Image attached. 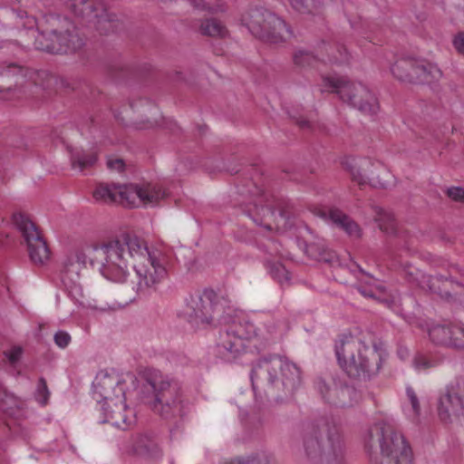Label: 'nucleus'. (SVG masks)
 <instances>
[{"label": "nucleus", "mask_w": 464, "mask_h": 464, "mask_svg": "<svg viewBox=\"0 0 464 464\" xmlns=\"http://www.w3.org/2000/svg\"><path fill=\"white\" fill-rule=\"evenodd\" d=\"M257 336L256 326L248 320L234 323L219 332L216 343V355L227 362H234L245 350L246 340Z\"/></svg>", "instance_id": "9"}, {"label": "nucleus", "mask_w": 464, "mask_h": 464, "mask_svg": "<svg viewBox=\"0 0 464 464\" xmlns=\"http://www.w3.org/2000/svg\"><path fill=\"white\" fill-rule=\"evenodd\" d=\"M292 7L302 14H314L320 8L319 0H289Z\"/></svg>", "instance_id": "33"}, {"label": "nucleus", "mask_w": 464, "mask_h": 464, "mask_svg": "<svg viewBox=\"0 0 464 464\" xmlns=\"http://www.w3.org/2000/svg\"><path fill=\"white\" fill-rule=\"evenodd\" d=\"M135 298H136V297H135V295H130L129 296V299L125 301V304H128V303L132 302L133 300H135Z\"/></svg>", "instance_id": "55"}, {"label": "nucleus", "mask_w": 464, "mask_h": 464, "mask_svg": "<svg viewBox=\"0 0 464 464\" xmlns=\"http://www.w3.org/2000/svg\"><path fill=\"white\" fill-rule=\"evenodd\" d=\"M319 215L324 220H330L338 229L344 230V232H359L357 223L340 209L320 210Z\"/></svg>", "instance_id": "21"}, {"label": "nucleus", "mask_w": 464, "mask_h": 464, "mask_svg": "<svg viewBox=\"0 0 464 464\" xmlns=\"http://www.w3.org/2000/svg\"><path fill=\"white\" fill-rule=\"evenodd\" d=\"M360 292H361V294H362V295H364V296H368V297H372V298H373V297H374V295H373V294L372 293V291H367V290H364V289H363V290H360Z\"/></svg>", "instance_id": "53"}, {"label": "nucleus", "mask_w": 464, "mask_h": 464, "mask_svg": "<svg viewBox=\"0 0 464 464\" xmlns=\"http://www.w3.org/2000/svg\"><path fill=\"white\" fill-rule=\"evenodd\" d=\"M144 449L142 435L137 437V440L133 444V450L136 454H141Z\"/></svg>", "instance_id": "48"}, {"label": "nucleus", "mask_w": 464, "mask_h": 464, "mask_svg": "<svg viewBox=\"0 0 464 464\" xmlns=\"http://www.w3.org/2000/svg\"><path fill=\"white\" fill-rule=\"evenodd\" d=\"M343 167L350 172L352 180L358 185L362 186L367 183V178L362 174L361 168L355 160H346L343 162Z\"/></svg>", "instance_id": "34"}, {"label": "nucleus", "mask_w": 464, "mask_h": 464, "mask_svg": "<svg viewBox=\"0 0 464 464\" xmlns=\"http://www.w3.org/2000/svg\"><path fill=\"white\" fill-rule=\"evenodd\" d=\"M150 267H147V286L154 285L167 276V258L160 251L148 252Z\"/></svg>", "instance_id": "19"}, {"label": "nucleus", "mask_w": 464, "mask_h": 464, "mask_svg": "<svg viewBox=\"0 0 464 464\" xmlns=\"http://www.w3.org/2000/svg\"><path fill=\"white\" fill-rule=\"evenodd\" d=\"M268 333L273 335V334H276V331L274 329V327L272 329H270V327L268 326V329H267Z\"/></svg>", "instance_id": "56"}, {"label": "nucleus", "mask_w": 464, "mask_h": 464, "mask_svg": "<svg viewBox=\"0 0 464 464\" xmlns=\"http://www.w3.org/2000/svg\"><path fill=\"white\" fill-rule=\"evenodd\" d=\"M349 60V55L347 50L343 45L336 46V53H332L329 56V62L334 63H346Z\"/></svg>", "instance_id": "42"}, {"label": "nucleus", "mask_w": 464, "mask_h": 464, "mask_svg": "<svg viewBox=\"0 0 464 464\" xmlns=\"http://www.w3.org/2000/svg\"><path fill=\"white\" fill-rule=\"evenodd\" d=\"M223 312L220 297L214 290L206 288L186 297L179 315L193 328L201 329L214 325Z\"/></svg>", "instance_id": "6"}, {"label": "nucleus", "mask_w": 464, "mask_h": 464, "mask_svg": "<svg viewBox=\"0 0 464 464\" xmlns=\"http://www.w3.org/2000/svg\"><path fill=\"white\" fill-rule=\"evenodd\" d=\"M84 44L83 38L76 28L58 33L56 30L41 32L35 37L36 49L50 53H67L80 50Z\"/></svg>", "instance_id": "12"}, {"label": "nucleus", "mask_w": 464, "mask_h": 464, "mask_svg": "<svg viewBox=\"0 0 464 464\" xmlns=\"http://www.w3.org/2000/svg\"><path fill=\"white\" fill-rule=\"evenodd\" d=\"M71 342V335L63 330L58 331L54 334V343L60 348H65Z\"/></svg>", "instance_id": "43"}, {"label": "nucleus", "mask_w": 464, "mask_h": 464, "mask_svg": "<svg viewBox=\"0 0 464 464\" xmlns=\"http://www.w3.org/2000/svg\"><path fill=\"white\" fill-rule=\"evenodd\" d=\"M162 456L161 450L158 446V444L154 442L147 443V459H150L154 461L159 460Z\"/></svg>", "instance_id": "44"}, {"label": "nucleus", "mask_w": 464, "mask_h": 464, "mask_svg": "<svg viewBox=\"0 0 464 464\" xmlns=\"http://www.w3.org/2000/svg\"><path fill=\"white\" fill-rule=\"evenodd\" d=\"M323 82L329 92L336 93L343 102L356 108L362 113L375 115L378 112L377 98L362 83L336 76L324 77Z\"/></svg>", "instance_id": "8"}, {"label": "nucleus", "mask_w": 464, "mask_h": 464, "mask_svg": "<svg viewBox=\"0 0 464 464\" xmlns=\"http://www.w3.org/2000/svg\"><path fill=\"white\" fill-rule=\"evenodd\" d=\"M118 184H100L94 189L92 196L98 202L102 203H117L118 190L114 188Z\"/></svg>", "instance_id": "29"}, {"label": "nucleus", "mask_w": 464, "mask_h": 464, "mask_svg": "<svg viewBox=\"0 0 464 464\" xmlns=\"http://www.w3.org/2000/svg\"><path fill=\"white\" fill-rule=\"evenodd\" d=\"M199 30L202 34L212 37H224L227 33V28L222 23L214 18L204 20L201 23Z\"/></svg>", "instance_id": "31"}, {"label": "nucleus", "mask_w": 464, "mask_h": 464, "mask_svg": "<svg viewBox=\"0 0 464 464\" xmlns=\"http://www.w3.org/2000/svg\"><path fill=\"white\" fill-rule=\"evenodd\" d=\"M447 196L454 201L464 202V188L461 187H451L447 189Z\"/></svg>", "instance_id": "45"}, {"label": "nucleus", "mask_w": 464, "mask_h": 464, "mask_svg": "<svg viewBox=\"0 0 464 464\" xmlns=\"http://www.w3.org/2000/svg\"><path fill=\"white\" fill-rule=\"evenodd\" d=\"M102 410L105 416L104 421L111 422L122 430L127 429L131 424V420H129L126 414L128 409L125 395L115 399L113 401L102 403Z\"/></svg>", "instance_id": "18"}, {"label": "nucleus", "mask_w": 464, "mask_h": 464, "mask_svg": "<svg viewBox=\"0 0 464 464\" xmlns=\"http://www.w3.org/2000/svg\"><path fill=\"white\" fill-rule=\"evenodd\" d=\"M366 450H380L382 459L374 464H411L412 451L405 438L385 423H376L364 438Z\"/></svg>", "instance_id": "4"}, {"label": "nucleus", "mask_w": 464, "mask_h": 464, "mask_svg": "<svg viewBox=\"0 0 464 464\" xmlns=\"http://www.w3.org/2000/svg\"><path fill=\"white\" fill-rule=\"evenodd\" d=\"M31 262L38 266L47 263L51 256V250L47 239L43 234H23Z\"/></svg>", "instance_id": "17"}, {"label": "nucleus", "mask_w": 464, "mask_h": 464, "mask_svg": "<svg viewBox=\"0 0 464 464\" xmlns=\"http://www.w3.org/2000/svg\"><path fill=\"white\" fill-rule=\"evenodd\" d=\"M441 74V71L437 65L419 60L412 83H431L440 80Z\"/></svg>", "instance_id": "24"}, {"label": "nucleus", "mask_w": 464, "mask_h": 464, "mask_svg": "<svg viewBox=\"0 0 464 464\" xmlns=\"http://www.w3.org/2000/svg\"><path fill=\"white\" fill-rule=\"evenodd\" d=\"M71 7L74 14L81 16L88 26L101 34L116 32L121 22L116 14L109 13L105 6L96 0H71Z\"/></svg>", "instance_id": "11"}, {"label": "nucleus", "mask_w": 464, "mask_h": 464, "mask_svg": "<svg viewBox=\"0 0 464 464\" xmlns=\"http://www.w3.org/2000/svg\"><path fill=\"white\" fill-rule=\"evenodd\" d=\"M306 254L312 258L331 266L339 265V258L334 251L329 249L322 241L313 242L305 246Z\"/></svg>", "instance_id": "23"}, {"label": "nucleus", "mask_w": 464, "mask_h": 464, "mask_svg": "<svg viewBox=\"0 0 464 464\" xmlns=\"http://www.w3.org/2000/svg\"><path fill=\"white\" fill-rule=\"evenodd\" d=\"M114 188L118 190L117 203L126 208H136L145 201V190L137 185L118 184Z\"/></svg>", "instance_id": "20"}, {"label": "nucleus", "mask_w": 464, "mask_h": 464, "mask_svg": "<svg viewBox=\"0 0 464 464\" xmlns=\"http://www.w3.org/2000/svg\"><path fill=\"white\" fill-rule=\"evenodd\" d=\"M191 5L198 9H209L202 0H188Z\"/></svg>", "instance_id": "51"}, {"label": "nucleus", "mask_w": 464, "mask_h": 464, "mask_svg": "<svg viewBox=\"0 0 464 464\" xmlns=\"http://www.w3.org/2000/svg\"><path fill=\"white\" fill-rule=\"evenodd\" d=\"M125 247L130 256H142L143 242L136 234H121L120 237L102 244V248L107 256L104 276L114 282H123L126 276L127 264L124 258Z\"/></svg>", "instance_id": "7"}, {"label": "nucleus", "mask_w": 464, "mask_h": 464, "mask_svg": "<svg viewBox=\"0 0 464 464\" xmlns=\"http://www.w3.org/2000/svg\"><path fill=\"white\" fill-rule=\"evenodd\" d=\"M295 121H296V124H297L301 129H310V128H311V123H310V121H307L306 119H304V117L296 118Z\"/></svg>", "instance_id": "50"}, {"label": "nucleus", "mask_w": 464, "mask_h": 464, "mask_svg": "<svg viewBox=\"0 0 464 464\" xmlns=\"http://www.w3.org/2000/svg\"><path fill=\"white\" fill-rule=\"evenodd\" d=\"M35 400L42 405L48 402L50 392L48 390L47 382L44 377L38 380L36 390L34 392Z\"/></svg>", "instance_id": "38"}, {"label": "nucleus", "mask_w": 464, "mask_h": 464, "mask_svg": "<svg viewBox=\"0 0 464 464\" xmlns=\"http://www.w3.org/2000/svg\"><path fill=\"white\" fill-rule=\"evenodd\" d=\"M259 213H262V215L264 217L273 216L274 213H275V210L272 208L268 207V206H262L260 208V209L256 208V214H259Z\"/></svg>", "instance_id": "49"}, {"label": "nucleus", "mask_w": 464, "mask_h": 464, "mask_svg": "<svg viewBox=\"0 0 464 464\" xmlns=\"http://www.w3.org/2000/svg\"><path fill=\"white\" fill-rule=\"evenodd\" d=\"M253 389L256 381L266 378L268 388L276 401L291 398L301 384L300 369L284 357L273 355L256 362L251 371Z\"/></svg>", "instance_id": "3"}, {"label": "nucleus", "mask_w": 464, "mask_h": 464, "mask_svg": "<svg viewBox=\"0 0 464 464\" xmlns=\"http://www.w3.org/2000/svg\"><path fill=\"white\" fill-rule=\"evenodd\" d=\"M167 192L158 183H147V205H156L167 197Z\"/></svg>", "instance_id": "36"}, {"label": "nucleus", "mask_w": 464, "mask_h": 464, "mask_svg": "<svg viewBox=\"0 0 464 464\" xmlns=\"http://www.w3.org/2000/svg\"><path fill=\"white\" fill-rule=\"evenodd\" d=\"M14 403V396L8 394L0 384V411L8 412L10 410H12Z\"/></svg>", "instance_id": "40"}, {"label": "nucleus", "mask_w": 464, "mask_h": 464, "mask_svg": "<svg viewBox=\"0 0 464 464\" xmlns=\"http://www.w3.org/2000/svg\"><path fill=\"white\" fill-rule=\"evenodd\" d=\"M452 44L457 53L464 56V32H459L453 37Z\"/></svg>", "instance_id": "46"}, {"label": "nucleus", "mask_w": 464, "mask_h": 464, "mask_svg": "<svg viewBox=\"0 0 464 464\" xmlns=\"http://www.w3.org/2000/svg\"><path fill=\"white\" fill-rule=\"evenodd\" d=\"M293 60L301 68L314 67L319 63V59L313 53L304 50L295 52Z\"/></svg>", "instance_id": "32"}, {"label": "nucleus", "mask_w": 464, "mask_h": 464, "mask_svg": "<svg viewBox=\"0 0 464 464\" xmlns=\"http://www.w3.org/2000/svg\"><path fill=\"white\" fill-rule=\"evenodd\" d=\"M137 273L139 274V276H140V274L139 271H137ZM138 285L140 287L141 285V278L140 277V280H139V283H138Z\"/></svg>", "instance_id": "58"}, {"label": "nucleus", "mask_w": 464, "mask_h": 464, "mask_svg": "<svg viewBox=\"0 0 464 464\" xmlns=\"http://www.w3.org/2000/svg\"><path fill=\"white\" fill-rule=\"evenodd\" d=\"M128 378L131 381L133 387L136 388L137 378L133 374H128Z\"/></svg>", "instance_id": "54"}, {"label": "nucleus", "mask_w": 464, "mask_h": 464, "mask_svg": "<svg viewBox=\"0 0 464 464\" xmlns=\"http://www.w3.org/2000/svg\"><path fill=\"white\" fill-rule=\"evenodd\" d=\"M97 159L96 152H86L80 150H74L71 152L72 167L79 169L81 171L93 166Z\"/></svg>", "instance_id": "26"}, {"label": "nucleus", "mask_w": 464, "mask_h": 464, "mask_svg": "<svg viewBox=\"0 0 464 464\" xmlns=\"http://www.w3.org/2000/svg\"><path fill=\"white\" fill-rule=\"evenodd\" d=\"M316 388L323 398L336 407H350L356 401L357 393L353 387L343 383L329 385L323 379H318Z\"/></svg>", "instance_id": "16"}, {"label": "nucleus", "mask_w": 464, "mask_h": 464, "mask_svg": "<svg viewBox=\"0 0 464 464\" xmlns=\"http://www.w3.org/2000/svg\"><path fill=\"white\" fill-rule=\"evenodd\" d=\"M439 416L443 421L459 417L464 412V375L456 378L439 401Z\"/></svg>", "instance_id": "14"}, {"label": "nucleus", "mask_w": 464, "mask_h": 464, "mask_svg": "<svg viewBox=\"0 0 464 464\" xmlns=\"http://www.w3.org/2000/svg\"><path fill=\"white\" fill-rule=\"evenodd\" d=\"M373 221L382 232H394L397 228V220L392 212L381 207L372 208Z\"/></svg>", "instance_id": "25"}, {"label": "nucleus", "mask_w": 464, "mask_h": 464, "mask_svg": "<svg viewBox=\"0 0 464 464\" xmlns=\"http://www.w3.org/2000/svg\"><path fill=\"white\" fill-rule=\"evenodd\" d=\"M418 61L412 57L401 58L392 65L391 72L399 81L412 83Z\"/></svg>", "instance_id": "22"}, {"label": "nucleus", "mask_w": 464, "mask_h": 464, "mask_svg": "<svg viewBox=\"0 0 464 464\" xmlns=\"http://www.w3.org/2000/svg\"><path fill=\"white\" fill-rule=\"evenodd\" d=\"M12 223L14 227L19 232H39V227L34 221L24 213H14L12 216Z\"/></svg>", "instance_id": "30"}, {"label": "nucleus", "mask_w": 464, "mask_h": 464, "mask_svg": "<svg viewBox=\"0 0 464 464\" xmlns=\"http://www.w3.org/2000/svg\"><path fill=\"white\" fill-rule=\"evenodd\" d=\"M439 364V361L424 354H417L413 359V365L419 371H425Z\"/></svg>", "instance_id": "39"}, {"label": "nucleus", "mask_w": 464, "mask_h": 464, "mask_svg": "<svg viewBox=\"0 0 464 464\" xmlns=\"http://www.w3.org/2000/svg\"><path fill=\"white\" fill-rule=\"evenodd\" d=\"M269 273L278 283L284 284L290 280L289 272L281 263L269 264Z\"/></svg>", "instance_id": "37"}, {"label": "nucleus", "mask_w": 464, "mask_h": 464, "mask_svg": "<svg viewBox=\"0 0 464 464\" xmlns=\"http://www.w3.org/2000/svg\"><path fill=\"white\" fill-rule=\"evenodd\" d=\"M22 354L23 348L21 346H13L10 350L4 352L5 357L12 366H15L17 364L22 357Z\"/></svg>", "instance_id": "41"}, {"label": "nucleus", "mask_w": 464, "mask_h": 464, "mask_svg": "<svg viewBox=\"0 0 464 464\" xmlns=\"http://www.w3.org/2000/svg\"><path fill=\"white\" fill-rule=\"evenodd\" d=\"M430 339L436 344L454 349L464 348V325L453 323L437 324L429 329Z\"/></svg>", "instance_id": "15"}, {"label": "nucleus", "mask_w": 464, "mask_h": 464, "mask_svg": "<svg viewBox=\"0 0 464 464\" xmlns=\"http://www.w3.org/2000/svg\"><path fill=\"white\" fill-rule=\"evenodd\" d=\"M1 91H2V90L0 89V92H1Z\"/></svg>", "instance_id": "60"}, {"label": "nucleus", "mask_w": 464, "mask_h": 464, "mask_svg": "<svg viewBox=\"0 0 464 464\" xmlns=\"http://www.w3.org/2000/svg\"><path fill=\"white\" fill-rule=\"evenodd\" d=\"M107 167L111 170H117L122 172L125 169V163L121 159H111L107 160Z\"/></svg>", "instance_id": "47"}, {"label": "nucleus", "mask_w": 464, "mask_h": 464, "mask_svg": "<svg viewBox=\"0 0 464 464\" xmlns=\"http://www.w3.org/2000/svg\"><path fill=\"white\" fill-rule=\"evenodd\" d=\"M253 218V221H254L256 225H258V226H260V227H264L265 228H266V229H268V230H272L271 226H270L269 224H267V222H266V221L263 220V218H262V219H260V220H258V219H257V218Z\"/></svg>", "instance_id": "52"}, {"label": "nucleus", "mask_w": 464, "mask_h": 464, "mask_svg": "<svg viewBox=\"0 0 464 464\" xmlns=\"http://www.w3.org/2000/svg\"><path fill=\"white\" fill-rule=\"evenodd\" d=\"M340 367L353 379H366L375 375L382 365L381 353L375 346L364 344L360 337L352 334L339 336L334 345Z\"/></svg>", "instance_id": "2"}, {"label": "nucleus", "mask_w": 464, "mask_h": 464, "mask_svg": "<svg viewBox=\"0 0 464 464\" xmlns=\"http://www.w3.org/2000/svg\"><path fill=\"white\" fill-rule=\"evenodd\" d=\"M403 411L405 414L412 420H417L420 414V399L411 386L406 387V399L403 403Z\"/></svg>", "instance_id": "27"}, {"label": "nucleus", "mask_w": 464, "mask_h": 464, "mask_svg": "<svg viewBox=\"0 0 464 464\" xmlns=\"http://www.w3.org/2000/svg\"><path fill=\"white\" fill-rule=\"evenodd\" d=\"M300 453L306 464H341L345 448L339 427L326 419L307 425L301 434Z\"/></svg>", "instance_id": "1"}, {"label": "nucleus", "mask_w": 464, "mask_h": 464, "mask_svg": "<svg viewBox=\"0 0 464 464\" xmlns=\"http://www.w3.org/2000/svg\"><path fill=\"white\" fill-rule=\"evenodd\" d=\"M179 385L160 371L147 369V405L164 419L182 415L183 406Z\"/></svg>", "instance_id": "5"}, {"label": "nucleus", "mask_w": 464, "mask_h": 464, "mask_svg": "<svg viewBox=\"0 0 464 464\" xmlns=\"http://www.w3.org/2000/svg\"><path fill=\"white\" fill-rule=\"evenodd\" d=\"M303 227H304V229H308V228H307V227H306L305 225H304L303 227H299L298 228H299V229H302Z\"/></svg>", "instance_id": "59"}, {"label": "nucleus", "mask_w": 464, "mask_h": 464, "mask_svg": "<svg viewBox=\"0 0 464 464\" xmlns=\"http://www.w3.org/2000/svg\"><path fill=\"white\" fill-rule=\"evenodd\" d=\"M125 382L126 381L117 373L101 371L92 382V397L99 403L124 397Z\"/></svg>", "instance_id": "13"}, {"label": "nucleus", "mask_w": 464, "mask_h": 464, "mask_svg": "<svg viewBox=\"0 0 464 464\" xmlns=\"http://www.w3.org/2000/svg\"><path fill=\"white\" fill-rule=\"evenodd\" d=\"M247 27L256 37L274 44L293 35L290 27L283 19L262 7L250 11Z\"/></svg>", "instance_id": "10"}, {"label": "nucleus", "mask_w": 464, "mask_h": 464, "mask_svg": "<svg viewBox=\"0 0 464 464\" xmlns=\"http://www.w3.org/2000/svg\"><path fill=\"white\" fill-rule=\"evenodd\" d=\"M271 459V455L266 452H261L246 458L232 459L223 464H269Z\"/></svg>", "instance_id": "35"}, {"label": "nucleus", "mask_w": 464, "mask_h": 464, "mask_svg": "<svg viewBox=\"0 0 464 464\" xmlns=\"http://www.w3.org/2000/svg\"><path fill=\"white\" fill-rule=\"evenodd\" d=\"M28 69L15 63H1L0 75L7 78H14L15 84L23 81L26 77Z\"/></svg>", "instance_id": "28"}, {"label": "nucleus", "mask_w": 464, "mask_h": 464, "mask_svg": "<svg viewBox=\"0 0 464 464\" xmlns=\"http://www.w3.org/2000/svg\"><path fill=\"white\" fill-rule=\"evenodd\" d=\"M70 39V36H67L65 39H60V43H66Z\"/></svg>", "instance_id": "57"}]
</instances>
